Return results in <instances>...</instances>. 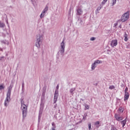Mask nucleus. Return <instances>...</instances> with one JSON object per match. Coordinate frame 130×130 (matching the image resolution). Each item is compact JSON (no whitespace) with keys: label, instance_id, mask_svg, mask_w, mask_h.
Masks as SVG:
<instances>
[{"label":"nucleus","instance_id":"f257e3e1","mask_svg":"<svg viewBox=\"0 0 130 130\" xmlns=\"http://www.w3.org/2000/svg\"><path fill=\"white\" fill-rule=\"evenodd\" d=\"M66 48V44H64V39L63 40L60 45L59 50L57 54V58L59 57H62L64 55V49Z\"/></svg>","mask_w":130,"mask_h":130},{"label":"nucleus","instance_id":"f03ea898","mask_svg":"<svg viewBox=\"0 0 130 130\" xmlns=\"http://www.w3.org/2000/svg\"><path fill=\"white\" fill-rule=\"evenodd\" d=\"M21 109L22 112V117L23 119H24V118L27 116V108L28 106L25 105V103L23 99H21Z\"/></svg>","mask_w":130,"mask_h":130},{"label":"nucleus","instance_id":"7ed1b4c3","mask_svg":"<svg viewBox=\"0 0 130 130\" xmlns=\"http://www.w3.org/2000/svg\"><path fill=\"white\" fill-rule=\"evenodd\" d=\"M43 41V34H39L37 35L36 46L38 48L40 47V46L42 44V42Z\"/></svg>","mask_w":130,"mask_h":130},{"label":"nucleus","instance_id":"20e7f679","mask_svg":"<svg viewBox=\"0 0 130 130\" xmlns=\"http://www.w3.org/2000/svg\"><path fill=\"white\" fill-rule=\"evenodd\" d=\"M12 88H13V86L12 85H10L9 87L8 91L7 94V98L5 100V103H4V105L5 106H6V107H7L8 105H9V103L10 101H11V92H12Z\"/></svg>","mask_w":130,"mask_h":130},{"label":"nucleus","instance_id":"39448f33","mask_svg":"<svg viewBox=\"0 0 130 130\" xmlns=\"http://www.w3.org/2000/svg\"><path fill=\"white\" fill-rule=\"evenodd\" d=\"M1 30L2 36L3 37H6L7 34H8V32L7 31V28H6V24L4 23H1Z\"/></svg>","mask_w":130,"mask_h":130},{"label":"nucleus","instance_id":"423d86ee","mask_svg":"<svg viewBox=\"0 0 130 130\" xmlns=\"http://www.w3.org/2000/svg\"><path fill=\"white\" fill-rule=\"evenodd\" d=\"M128 18H129V16L128 14V12H127L122 15L121 21V22H125L126 21H127V20H128Z\"/></svg>","mask_w":130,"mask_h":130},{"label":"nucleus","instance_id":"0eeeda50","mask_svg":"<svg viewBox=\"0 0 130 130\" xmlns=\"http://www.w3.org/2000/svg\"><path fill=\"white\" fill-rule=\"evenodd\" d=\"M100 63H102V60H96L94 61L93 63L91 64V70L92 71H94L96 68H97L98 64H99Z\"/></svg>","mask_w":130,"mask_h":130},{"label":"nucleus","instance_id":"6e6552de","mask_svg":"<svg viewBox=\"0 0 130 130\" xmlns=\"http://www.w3.org/2000/svg\"><path fill=\"white\" fill-rule=\"evenodd\" d=\"M45 92H46V89L45 88L43 89L42 94V103L41 104V108H42V109H43V104L42 103V102L43 101L44 98L45 97Z\"/></svg>","mask_w":130,"mask_h":130},{"label":"nucleus","instance_id":"1a4fd4ad","mask_svg":"<svg viewBox=\"0 0 130 130\" xmlns=\"http://www.w3.org/2000/svg\"><path fill=\"white\" fill-rule=\"evenodd\" d=\"M48 11V7H46V8L43 10L41 14L40 15L41 19H42L44 16H45V14H46V12Z\"/></svg>","mask_w":130,"mask_h":130},{"label":"nucleus","instance_id":"9d476101","mask_svg":"<svg viewBox=\"0 0 130 130\" xmlns=\"http://www.w3.org/2000/svg\"><path fill=\"white\" fill-rule=\"evenodd\" d=\"M124 110V108H123V107H119V108L118 109V114H121V113H122V112H123Z\"/></svg>","mask_w":130,"mask_h":130},{"label":"nucleus","instance_id":"9b49d317","mask_svg":"<svg viewBox=\"0 0 130 130\" xmlns=\"http://www.w3.org/2000/svg\"><path fill=\"white\" fill-rule=\"evenodd\" d=\"M77 15L78 16H81L83 14V10L81 8H78L77 9Z\"/></svg>","mask_w":130,"mask_h":130},{"label":"nucleus","instance_id":"f8f14e48","mask_svg":"<svg viewBox=\"0 0 130 130\" xmlns=\"http://www.w3.org/2000/svg\"><path fill=\"white\" fill-rule=\"evenodd\" d=\"M111 46L114 47V46H116L117 45V40H113L111 43Z\"/></svg>","mask_w":130,"mask_h":130},{"label":"nucleus","instance_id":"ddd939ff","mask_svg":"<svg viewBox=\"0 0 130 130\" xmlns=\"http://www.w3.org/2000/svg\"><path fill=\"white\" fill-rule=\"evenodd\" d=\"M115 118L117 119V120H122V119H123L122 117L119 116V115L117 114H115Z\"/></svg>","mask_w":130,"mask_h":130},{"label":"nucleus","instance_id":"4468645a","mask_svg":"<svg viewBox=\"0 0 130 130\" xmlns=\"http://www.w3.org/2000/svg\"><path fill=\"white\" fill-rule=\"evenodd\" d=\"M128 98H129V93L128 92H125L124 94V100H128Z\"/></svg>","mask_w":130,"mask_h":130},{"label":"nucleus","instance_id":"2eb2a0df","mask_svg":"<svg viewBox=\"0 0 130 130\" xmlns=\"http://www.w3.org/2000/svg\"><path fill=\"white\" fill-rule=\"evenodd\" d=\"M121 124H122V127H124V126L126 124V118H125L124 120L121 121Z\"/></svg>","mask_w":130,"mask_h":130},{"label":"nucleus","instance_id":"dca6fc26","mask_svg":"<svg viewBox=\"0 0 130 130\" xmlns=\"http://www.w3.org/2000/svg\"><path fill=\"white\" fill-rule=\"evenodd\" d=\"M78 23L79 24V25H84V22L81 18L78 19Z\"/></svg>","mask_w":130,"mask_h":130},{"label":"nucleus","instance_id":"f3484780","mask_svg":"<svg viewBox=\"0 0 130 130\" xmlns=\"http://www.w3.org/2000/svg\"><path fill=\"white\" fill-rule=\"evenodd\" d=\"M102 7H103L102 5H100V6L98 7V8L96 9V10L95 11L96 14H97L98 13H99V11H100L101 9H102Z\"/></svg>","mask_w":130,"mask_h":130},{"label":"nucleus","instance_id":"a211bd4d","mask_svg":"<svg viewBox=\"0 0 130 130\" xmlns=\"http://www.w3.org/2000/svg\"><path fill=\"white\" fill-rule=\"evenodd\" d=\"M57 97H58L57 94H54V103H56V101H57Z\"/></svg>","mask_w":130,"mask_h":130},{"label":"nucleus","instance_id":"6ab92c4d","mask_svg":"<svg viewBox=\"0 0 130 130\" xmlns=\"http://www.w3.org/2000/svg\"><path fill=\"white\" fill-rule=\"evenodd\" d=\"M1 42H2V44H5V45H8V44H9V42L7 40L2 41Z\"/></svg>","mask_w":130,"mask_h":130},{"label":"nucleus","instance_id":"aec40b11","mask_svg":"<svg viewBox=\"0 0 130 130\" xmlns=\"http://www.w3.org/2000/svg\"><path fill=\"white\" fill-rule=\"evenodd\" d=\"M75 90H76L75 88H73L70 89V92L71 95H74V91H75Z\"/></svg>","mask_w":130,"mask_h":130},{"label":"nucleus","instance_id":"412c9836","mask_svg":"<svg viewBox=\"0 0 130 130\" xmlns=\"http://www.w3.org/2000/svg\"><path fill=\"white\" fill-rule=\"evenodd\" d=\"M127 34H126V33H125L124 35V41H127V40H128V39L127 38Z\"/></svg>","mask_w":130,"mask_h":130},{"label":"nucleus","instance_id":"4be33fe9","mask_svg":"<svg viewBox=\"0 0 130 130\" xmlns=\"http://www.w3.org/2000/svg\"><path fill=\"white\" fill-rule=\"evenodd\" d=\"M99 124H100V122L99 121H96L95 123V125H96L97 127H99Z\"/></svg>","mask_w":130,"mask_h":130},{"label":"nucleus","instance_id":"5701e85b","mask_svg":"<svg viewBox=\"0 0 130 130\" xmlns=\"http://www.w3.org/2000/svg\"><path fill=\"white\" fill-rule=\"evenodd\" d=\"M115 4H116V0H112V7H113Z\"/></svg>","mask_w":130,"mask_h":130},{"label":"nucleus","instance_id":"b1692460","mask_svg":"<svg viewBox=\"0 0 130 130\" xmlns=\"http://www.w3.org/2000/svg\"><path fill=\"white\" fill-rule=\"evenodd\" d=\"M4 18H5V21H6L7 23H8V18L7 17L6 14L4 15Z\"/></svg>","mask_w":130,"mask_h":130},{"label":"nucleus","instance_id":"393cba45","mask_svg":"<svg viewBox=\"0 0 130 130\" xmlns=\"http://www.w3.org/2000/svg\"><path fill=\"white\" fill-rule=\"evenodd\" d=\"M95 40H96V38L95 37H91L90 38V41H94Z\"/></svg>","mask_w":130,"mask_h":130},{"label":"nucleus","instance_id":"a878e982","mask_svg":"<svg viewBox=\"0 0 130 130\" xmlns=\"http://www.w3.org/2000/svg\"><path fill=\"white\" fill-rule=\"evenodd\" d=\"M85 110L86 109H89V108H90V106L87 105H85Z\"/></svg>","mask_w":130,"mask_h":130},{"label":"nucleus","instance_id":"bb28decb","mask_svg":"<svg viewBox=\"0 0 130 130\" xmlns=\"http://www.w3.org/2000/svg\"><path fill=\"white\" fill-rule=\"evenodd\" d=\"M114 88H115L114 86L112 85V86H110V87H109V89L112 90V89H114Z\"/></svg>","mask_w":130,"mask_h":130},{"label":"nucleus","instance_id":"cd10ccee","mask_svg":"<svg viewBox=\"0 0 130 130\" xmlns=\"http://www.w3.org/2000/svg\"><path fill=\"white\" fill-rule=\"evenodd\" d=\"M106 2H107V0H103V1L102 2V5H105Z\"/></svg>","mask_w":130,"mask_h":130},{"label":"nucleus","instance_id":"c85d7f7f","mask_svg":"<svg viewBox=\"0 0 130 130\" xmlns=\"http://www.w3.org/2000/svg\"><path fill=\"white\" fill-rule=\"evenodd\" d=\"M5 89V84H2L1 85V89Z\"/></svg>","mask_w":130,"mask_h":130},{"label":"nucleus","instance_id":"c756f323","mask_svg":"<svg viewBox=\"0 0 130 130\" xmlns=\"http://www.w3.org/2000/svg\"><path fill=\"white\" fill-rule=\"evenodd\" d=\"M127 91H128V88L127 87H126L124 90L125 93H128Z\"/></svg>","mask_w":130,"mask_h":130},{"label":"nucleus","instance_id":"7c9ffc66","mask_svg":"<svg viewBox=\"0 0 130 130\" xmlns=\"http://www.w3.org/2000/svg\"><path fill=\"white\" fill-rule=\"evenodd\" d=\"M24 87H25V84L24 83V82H22V90H23V89H24Z\"/></svg>","mask_w":130,"mask_h":130},{"label":"nucleus","instance_id":"2f4dec72","mask_svg":"<svg viewBox=\"0 0 130 130\" xmlns=\"http://www.w3.org/2000/svg\"><path fill=\"white\" fill-rule=\"evenodd\" d=\"M52 127H54L55 128V127H56V126H55V124L54 123V122L52 123Z\"/></svg>","mask_w":130,"mask_h":130},{"label":"nucleus","instance_id":"473e14b6","mask_svg":"<svg viewBox=\"0 0 130 130\" xmlns=\"http://www.w3.org/2000/svg\"><path fill=\"white\" fill-rule=\"evenodd\" d=\"M55 94H56V95H57V94H58V90H57V89L55 90L54 95H55Z\"/></svg>","mask_w":130,"mask_h":130},{"label":"nucleus","instance_id":"72a5a7b5","mask_svg":"<svg viewBox=\"0 0 130 130\" xmlns=\"http://www.w3.org/2000/svg\"><path fill=\"white\" fill-rule=\"evenodd\" d=\"M88 129L89 130H91V123L88 124Z\"/></svg>","mask_w":130,"mask_h":130},{"label":"nucleus","instance_id":"f704fd0d","mask_svg":"<svg viewBox=\"0 0 130 130\" xmlns=\"http://www.w3.org/2000/svg\"><path fill=\"white\" fill-rule=\"evenodd\" d=\"M86 117H87V113H85L84 117H83V119H86Z\"/></svg>","mask_w":130,"mask_h":130},{"label":"nucleus","instance_id":"c9c22d12","mask_svg":"<svg viewBox=\"0 0 130 130\" xmlns=\"http://www.w3.org/2000/svg\"><path fill=\"white\" fill-rule=\"evenodd\" d=\"M58 88H59V84H57V85L56 87V90H58Z\"/></svg>","mask_w":130,"mask_h":130},{"label":"nucleus","instance_id":"e433bc0d","mask_svg":"<svg viewBox=\"0 0 130 130\" xmlns=\"http://www.w3.org/2000/svg\"><path fill=\"white\" fill-rule=\"evenodd\" d=\"M40 118H41V114H39V120H40Z\"/></svg>","mask_w":130,"mask_h":130},{"label":"nucleus","instance_id":"4c0bfd02","mask_svg":"<svg viewBox=\"0 0 130 130\" xmlns=\"http://www.w3.org/2000/svg\"><path fill=\"white\" fill-rule=\"evenodd\" d=\"M52 130H55V127H52Z\"/></svg>","mask_w":130,"mask_h":130},{"label":"nucleus","instance_id":"58836bf2","mask_svg":"<svg viewBox=\"0 0 130 130\" xmlns=\"http://www.w3.org/2000/svg\"><path fill=\"white\" fill-rule=\"evenodd\" d=\"M72 11V9L70 8V9H69V12H71Z\"/></svg>","mask_w":130,"mask_h":130},{"label":"nucleus","instance_id":"ea45409f","mask_svg":"<svg viewBox=\"0 0 130 130\" xmlns=\"http://www.w3.org/2000/svg\"><path fill=\"white\" fill-rule=\"evenodd\" d=\"M94 85H95V86H97V85H98V83H95V84H94Z\"/></svg>","mask_w":130,"mask_h":130},{"label":"nucleus","instance_id":"a19ab883","mask_svg":"<svg viewBox=\"0 0 130 130\" xmlns=\"http://www.w3.org/2000/svg\"><path fill=\"white\" fill-rule=\"evenodd\" d=\"M120 28H121V26H119Z\"/></svg>","mask_w":130,"mask_h":130},{"label":"nucleus","instance_id":"79ce46f5","mask_svg":"<svg viewBox=\"0 0 130 130\" xmlns=\"http://www.w3.org/2000/svg\"><path fill=\"white\" fill-rule=\"evenodd\" d=\"M0 90H1V85H0Z\"/></svg>","mask_w":130,"mask_h":130},{"label":"nucleus","instance_id":"37998d69","mask_svg":"<svg viewBox=\"0 0 130 130\" xmlns=\"http://www.w3.org/2000/svg\"><path fill=\"white\" fill-rule=\"evenodd\" d=\"M56 107V106L55 105L54 107Z\"/></svg>","mask_w":130,"mask_h":130},{"label":"nucleus","instance_id":"c03bdc74","mask_svg":"<svg viewBox=\"0 0 130 130\" xmlns=\"http://www.w3.org/2000/svg\"><path fill=\"white\" fill-rule=\"evenodd\" d=\"M3 57H2V58H3Z\"/></svg>","mask_w":130,"mask_h":130}]
</instances>
